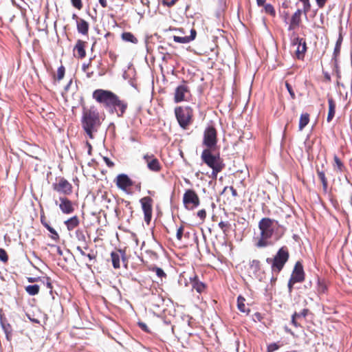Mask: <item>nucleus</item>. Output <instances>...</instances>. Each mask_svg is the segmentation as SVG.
<instances>
[{"label": "nucleus", "mask_w": 352, "mask_h": 352, "mask_svg": "<svg viewBox=\"0 0 352 352\" xmlns=\"http://www.w3.org/2000/svg\"><path fill=\"white\" fill-rule=\"evenodd\" d=\"M259 236L255 238L257 248H265L273 245L284 234L285 228L278 222L268 217L263 218L258 222Z\"/></svg>", "instance_id": "obj_1"}, {"label": "nucleus", "mask_w": 352, "mask_h": 352, "mask_svg": "<svg viewBox=\"0 0 352 352\" xmlns=\"http://www.w3.org/2000/svg\"><path fill=\"white\" fill-rule=\"evenodd\" d=\"M216 149H204L202 151L201 158V160L207 164L208 166L212 168V177L216 178L217 174L221 172L224 164L220 158L219 154H213Z\"/></svg>", "instance_id": "obj_2"}, {"label": "nucleus", "mask_w": 352, "mask_h": 352, "mask_svg": "<svg viewBox=\"0 0 352 352\" xmlns=\"http://www.w3.org/2000/svg\"><path fill=\"white\" fill-rule=\"evenodd\" d=\"M82 127L90 138H93V131L99 124L98 113L94 109L85 110L82 120Z\"/></svg>", "instance_id": "obj_3"}, {"label": "nucleus", "mask_w": 352, "mask_h": 352, "mask_svg": "<svg viewBox=\"0 0 352 352\" xmlns=\"http://www.w3.org/2000/svg\"><path fill=\"white\" fill-rule=\"evenodd\" d=\"M176 118L179 126L186 129L192 122V109L190 107H178L175 109Z\"/></svg>", "instance_id": "obj_4"}, {"label": "nucleus", "mask_w": 352, "mask_h": 352, "mask_svg": "<svg viewBox=\"0 0 352 352\" xmlns=\"http://www.w3.org/2000/svg\"><path fill=\"white\" fill-rule=\"evenodd\" d=\"M203 146L205 149H217V133L212 125H208L204 131Z\"/></svg>", "instance_id": "obj_5"}, {"label": "nucleus", "mask_w": 352, "mask_h": 352, "mask_svg": "<svg viewBox=\"0 0 352 352\" xmlns=\"http://www.w3.org/2000/svg\"><path fill=\"white\" fill-rule=\"evenodd\" d=\"M116 97V95L113 92L104 89H96L93 93V98L108 109L113 104Z\"/></svg>", "instance_id": "obj_6"}, {"label": "nucleus", "mask_w": 352, "mask_h": 352, "mask_svg": "<svg viewBox=\"0 0 352 352\" xmlns=\"http://www.w3.org/2000/svg\"><path fill=\"white\" fill-rule=\"evenodd\" d=\"M289 258V253L286 248H281L274 258L272 266V271L275 273H279L283 268L285 264Z\"/></svg>", "instance_id": "obj_7"}, {"label": "nucleus", "mask_w": 352, "mask_h": 352, "mask_svg": "<svg viewBox=\"0 0 352 352\" xmlns=\"http://www.w3.org/2000/svg\"><path fill=\"white\" fill-rule=\"evenodd\" d=\"M183 203L188 210H193L199 205V198L197 194L191 189L187 190L183 196Z\"/></svg>", "instance_id": "obj_8"}, {"label": "nucleus", "mask_w": 352, "mask_h": 352, "mask_svg": "<svg viewBox=\"0 0 352 352\" xmlns=\"http://www.w3.org/2000/svg\"><path fill=\"white\" fill-rule=\"evenodd\" d=\"M190 96L191 94L188 86L183 83L176 87L174 94V101L176 103L188 101L190 100Z\"/></svg>", "instance_id": "obj_9"}, {"label": "nucleus", "mask_w": 352, "mask_h": 352, "mask_svg": "<svg viewBox=\"0 0 352 352\" xmlns=\"http://www.w3.org/2000/svg\"><path fill=\"white\" fill-rule=\"evenodd\" d=\"M54 203L63 214H69L74 211V204L65 196H60L58 199L54 200Z\"/></svg>", "instance_id": "obj_10"}, {"label": "nucleus", "mask_w": 352, "mask_h": 352, "mask_svg": "<svg viewBox=\"0 0 352 352\" xmlns=\"http://www.w3.org/2000/svg\"><path fill=\"white\" fill-rule=\"evenodd\" d=\"M52 188L55 191L63 195L65 197L72 192V184L65 178H60L57 182L54 183Z\"/></svg>", "instance_id": "obj_11"}, {"label": "nucleus", "mask_w": 352, "mask_h": 352, "mask_svg": "<svg viewBox=\"0 0 352 352\" xmlns=\"http://www.w3.org/2000/svg\"><path fill=\"white\" fill-rule=\"evenodd\" d=\"M152 199L149 197H144L140 199L144 221L147 223H149L152 217Z\"/></svg>", "instance_id": "obj_12"}, {"label": "nucleus", "mask_w": 352, "mask_h": 352, "mask_svg": "<svg viewBox=\"0 0 352 352\" xmlns=\"http://www.w3.org/2000/svg\"><path fill=\"white\" fill-rule=\"evenodd\" d=\"M126 108L127 103L124 100H120L118 96H116L113 100V104L110 107L109 110L111 113H116L118 116L121 117L124 113Z\"/></svg>", "instance_id": "obj_13"}, {"label": "nucleus", "mask_w": 352, "mask_h": 352, "mask_svg": "<svg viewBox=\"0 0 352 352\" xmlns=\"http://www.w3.org/2000/svg\"><path fill=\"white\" fill-rule=\"evenodd\" d=\"M293 46L296 47L295 54L298 59H302L306 52V42L303 38H296L293 41Z\"/></svg>", "instance_id": "obj_14"}, {"label": "nucleus", "mask_w": 352, "mask_h": 352, "mask_svg": "<svg viewBox=\"0 0 352 352\" xmlns=\"http://www.w3.org/2000/svg\"><path fill=\"white\" fill-rule=\"evenodd\" d=\"M144 160L149 170L154 172H158L161 169V165L159 160L153 155H145L144 156Z\"/></svg>", "instance_id": "obj_15"}, {"label": "nucleus", "mask_w": 352, "mask_h": 352, "mask_svg": "<svg viewBox=\"0 0 352 352\" xmlns=\"http://www.w3.org/2000/svg\"><path fill=\"white\" fill-rule=\"evenodd\" d=\"M116 183L117 186L124 191L133 185L132 180L125 174L118 175L116 179Z\"/></svg>", "instance_id": "obj_16"}, {"label": "nucleus", "mask_w": 352, "mask_h": 352, "mask_svg": "<svg viewBox=\"0 0 352 352\" xmlns=\"http://www.w3.org/2000/svg\"><path fill=\"white\" fill-rule=\"evenodd\" d=\"M249 273L250 276L261 280L263 277V273L261 270L260 262L257 260H253L250 263Z\"/></svg>", "instance_id": "obj_17"}, {"label": "nucleus", "mask_w": 352, "mask_h": 352, "mask_svg": "<svg viewBox=\"0 0 352 352\" xmlns=\"http://www.w3.org/2000/svg\"><path fill=\"white\" fill-rule=\"evenodd\" d=\"M291 278L297 283H300L304 280L305 274L303 267L299 261H298L295 265Z\"/></svg>", "instance_id": "obj_18"}, {"label": "nucleus", "mask_w": 352, "mask_h": 352, "mask_svg": "<svg viewBox=\"0 0 352 352\" xmlns=\"http://www.w3.org/2000/svg\"><path fill=\"white\" fill-rule=\"evenodd\" d=\"M303 10L298 9L292 15L288 30L291 31L299 26L301 22V14Z\"/></svg>", "instance_id": "obj_19"}, {"label": "nucleus", "mask_w": 352, "mask_h": 352, "mask_svg": "<svg viewBox=\"0 0 352 352\" xmlns=\"http://www.w3.org/2000/svg\"><path fill=\"white\" fill-rule=\"evenodd\" d=\"M190 282L191 283L192 289H195L197 292L199 294L202 293L206 289L205 284L199 281L197 276L190 277Z\"/></svg>", "instance_id": "obj_20"}, {"label": "nucleus", "mask_w": 352, "mask_h": 352, "mask_svg": "<svg viewBox=\"0 0 352 352\" xmlns=\"http://www.w3.org/2000/svg\"><path fill=\"white\" fill-rule=\"evenodd\" d=\"M111 261L113 266L115 269H118L120 267V258H123L124 252L121 250H118L116 252H112L111 254Z\"/></svg>", "instance_id": "obj_21"}, {"label": "nucleus", "mask_w": 352, "mask_h": 352, "mask_svg": "<svg viewBox=\"0 0 352 352\" xmlns=\"http://www.w3.org/2000/svg\"><path fill=\"white\" fill-rule=\"evenodd\" d=\"M85 42L81 40H78L74 47V51L77 52L78 57L82 58L86 56L85 50Z\"/></svg>", "instance_id": "obj_22"}, {"label": "nucleus", "mask_w": 352, "mask_h": 352, "mask_svg": "<svg viewBox=\"0 0 352 352\" xmlns=\"http://www.w3.org/2000/svg\"><path fill=\"white\" fill-rule=\"evenodd\" d=\"M78 32L83 35H87L89 31V23L84 19H77L76 23Z\"/></svg>", "instance_id": "obj_23"}, {"label": "nucleus", "mask_w": 352, "mask_h": 352, "mask_svg": "<svg viewBox=\"0 0 352 352\" xmlns=\"http://www.w3.org/2000/svg\"><path fill=\"white\" fill-rule=\"evenodd\" d=\"M328 103H329V111H328V115H327V121L328 122H330L334 116H335V113H336V103L334 102V100H333V98H329L328 99Z\"/></svg>", "instance_id": "obj_24"}, {"label": "nucleus", "mask_w": 352, "mask_h": 352, "mask_svg": "<svg viewBox=\"0 0 352 352\" xmlns=\"http://www.w3.org/2000/svg\"><path fill=\"white\" fill-rule=\"evenodd\" d=\"M68 230L72 231L79 225V219L77 216H74L65 221Z\"/></svg>", "instance_id": "obj_25"}, {"label": "nucleus", "mask_w": 352, "mask_h": 352, "mask_svg": "<svg viewBox=\"0 0 352 352\" xmlns=\"http://www.w3.org/2000/svg\"><path fill=\"white\" fill-rule=\"evenodd\" d=\"M245 299L241 296H239L237 298V307L240 311L248 314L250 310L245 305Z\"/></svg>", "instance_id": "obj_26"}, {"label": "nucleus", "mask_w": 352, "mask_h": 352, "mask_svg": "<svg viewBox=\"0 0 352 352\" xmlns=\"http://www.w3.org/2000/svg\"><path fill=\"white\" fill-rule=\"evenodd\" d=\"M309 116L308 113H303L300 116L299 120V130L302 131L309 123Z\"/></svg>", "instance_id": "obj_27"}, {"label": "nucleus", "mask_w": 352, "mask_h": 352, "mask_svg": "<svg viewBox=\"0 0 352 352\" xmlns=\"http://www.w3.org/2000/svg\"><path fill=\"white\" fill-rule=\"evenodd\" d=\"M122 38L126 42H131L132 43H137L138 39L131 32H124L122 34Z\"/></svg>", "instance_id": "obj_28"}, {"label": "nucleus", "mask_w": 352, "mask_h": 352, "mask_svg": "<svg viewBox=\"0 0 352 352\" xmlns=\"http://www.w3.org/2000/svg\"><path fill=\"white\" fill-rule=\"evenodd\" d=\"M334 160V164H333V168L334 170L338 172H342L343 169L344 168V164L341 162V160L339 159V157L337 155H335L333 157Z\"/></svg>", "instance_id": "obj_29"}, {"label": "nucleus", "mask_w": 352, "mask_h": 352, "mask_svg": "<svg viewBox=\"0 0 352 352\" xmlns=\"http://www.w3.org/2000/svg\"><path fill=\"white\" fill-rule=\"evenodd\" d=\"M25 291L31 296L37 294L39 292V286L37 285H30L25 287Z\"/></svg>", "instance_id": "obj_30"}, {"label": "nucleus", "mask_w": 352, "mask_h": 352, "mask_svg": "<svg viewBox=\"0 0 352 352\" xmlns=\"http://www.w3.org/2000/svg\"><path fill=\"white\" fill-rule=\"evenodd\" d=\"M43 224L47 229V230L52 234L51 239L54 241H58L59 239V235L57 233V232L47 223H44Z\"/></svg>", "instance_id": "obj_31"}, {"label": "nucleus", "mask_w": 352, "mask_h": 352, "mask_svg": "<svg viewBox=\"0 0 352 352\" xmlns=\"http://www.w3.org/2000/svg\"><path fill=\"white\" fill-rule=\"evenodd\" d=\"M317 174H318V178L320 179V180L321 181V182L322 184L323 188L324 189H326L327 188V180L325 177L324 173L323 171L317 170Z\"/></svg>", "instance_id": "obj_32"}, {"label": "nucleus", "mask_w": 352, "mask_h": 352, "mask_svg": "<svg viewBox=\"0 0 352 352\" xmlns=\"http://www.w3.org/2000/svg\"><path fill=\"white\" fill-rule=\"evenodd\" d=\"M173 39L175 42L179 43H188L190 42L188 36H173Z\"/></svg>", "instance_id": "obj_33"}, {"label": "nucleus", "mask_w": 352, "mask_h": 352, "mask_svg": "<svg viewBox=\"0 0 352 352\" xmlns=\"http://www.w3.org/2000/svg\"><path fill=\"white\" fill-rule=\"evenodd\" d=\"M303 5V12L306 15L311 9L309 0H299Z\"/></svg>", "instance_id": "obj_34"}, {"label": "nucleus", "mask_w": 352, "mask_h": 352, "mask_svg": "<svg viewBox=\"0 0 352 352\" xmlns=\"http://www.w3.org/2000/svg\"><path fill=\"white\" fill-rule=\"evenodd\" d=\"M327 290V286L325 283L321 280H318V292L320 294H324Z\"/></svg>", "instance_id": "obj_35"}, {"label": "nucleus", "mask_w": 352, "mask_h": 352, "mask_svg": "<svg viewBox=\"0 0 352 352\" xmlns=\"http://www.w3.org/2000/svg\"><path fill=\"white\" fill-rule=\"evenodd\" d=\"M76 237L79 241L85 242L86 240V237L84 234V232L81 230H77L75 232Z\"/></svg>", "instance_id": "obj_36"}, {"label": "nucleus", "mask_w": 352, "mask_h": 352, "mask_svg": "<svg viewBox=\"0 0 352 352\" xmlns=\"http://www.w3.org/2000/svg\"><path fill=\"white\" fill-rule=\"evenodd\" d=\"M152 270L155 272L156 275L160 278H162L164 277H166V275L164 273V270L160 267H153Z\"/></svg>", "instance_id": "obj_37"}, {"label": "nucleus", "mask_w": 352, "mask_h": 352, "mask_svg": "<svg viewBox=\"0 0 352 352\" xmlns=\"http://www.w3.org/2000/svg\"><path fill=\"white\" fill-rule=\"evenodd\" d=\"M0 260L3 263H6L8 260L6 252L2 248H0Z\"/></svg>", "instance_id": "obj_38"}, {"label": "nucleus", "mask_w": 352, "mask_h": 352, "mask_svg": "<svg viewBox=\"0 0 352 352\" xmlns=\"http://www.w3.org/2000/svg\"><path fill=\"white\" fill-rule=\"evenodd\" d=\"M65 74V67L63 66H60L58 67L57 71V79L60 80L64 77Z\"/></svg>", "instance_id": "obj_39"}, {"label": "nucleus", "mask_w": 352, "mask_h": 352, "mask_svg": "<svg viewBox=\"0 0 352 352\" xmlns=\"http://www.w3.org/2000/svg\"><path fill=\"white\" fill-rule=\"evenodd\" d=\"M285 87L292 98V99H295L296 98V95H295V93L291 86V85L289 83H288L287 82H285Z\"/></svg>", "instance_id": "obj_40"}, {"label": "nucleus", "mask_w": 352, "mask_h": 352, "mask_svg": "<svg viewBox=\"0 0 352 352\" xmlns=\"http://www.w3.org/2000/svg\"><path fill=\"white\" fill-rule=\"evenodd\" d=\"M72 6L78 10H81L82 3L81 0H71Z\"/></svg>", "instance_id": "obj_41"}, {"label": "nucleus", "mask_w": 352, "mask_h": 352, "mask_svg": "<svg viewBox=\"0 0 352 352\" xmlns=\"http://www.w3.org/2000/svg\"><path fill=\"white\" fill-rule=\"evenodd\" d=\"M279 346L276 343H272L267 346V352H274L278 350Z\"/></svg>", "instance_id": "obj_42"}, {"label": "nucleus", "mask_w": 352, "mask_h": 352, "mask_svg": "<svg viewBox=\"0 0 352 352\" xmlns=\"http://www.w3.org/2000/svg\"><path fill=\"white\" fill-rule=\"evenodd\" d=\"M184 233V226H180L177 230L176 234V237L179 241L182 240V236Z\"/></svg>", "instance_id": "obj_43"}, {"label": "nucleus", "mask_w": 352, "mask_h": 352, "mask_svg": "<svg viewBox=\"0 0 352 352\" xmlns=\"http://www.w3.org/2000/svg\"><path fill=\"white\" fill-rule=\"evenodd\" d=\"M197 215L201 220L204 221L206 217V212L204 209H201L197 212Z\"/></svg>", "instance_id": "obj_44"}, {"label": "nucleus", "mask_w": 352, "mask_h": 352, "mask_svg": "<svg viewBox=\"0 0 352 352\" xmlns=\"http://www.w3.org/2000/svg\"><path fill=\"white\" fill-rule=\"evenodd\" d=\"M297 319L299 318L297 317V312H295L292 317V323L296 327H298L299 326V324L297 322Z\"/></svg>", "instance_id": "obj_45"}, {"label": "nucleus", "mask_w": 352, "mask_h": 352, "mask_svg": "<svg viewBox=\"0 0 352 352\" xmlns=\"http://www.w3.org/2000/svg\"><path fill=\"white\" fill-rule=\"evenodd\" d=\"M340 45H341V38L338 39L336 43L335 49H334V55L337 56L340 53Z\"/></svg>", "instance_id": "obj_46"}, {"label": "nucleus", "mask_w": 352, "mask_h": 352, "mask_svg": "<svg viewBox=\"0 0 352 352\" xmlns=\"http://www.w3.org/2000/svg\"><path fill=\"white\" fill-rule=\"evenodd\" d=\"M265 11L267 13H270L271 14H275L274 9L272 7V6H271L270 4L266 5L265 7Z\"/></svg>", "instance_id": "obj_47"}, {"label": "nucleus", "mask_w": 352, "mask_h": 352, "mask_svg": "<svg viewBox=\"0 0 352 352\" xmlns=\"http://www.w3.org/2000/svg\"><path fill=\"white\" fill-rule=\"evenodd\" d=\"M307 313H308V309H304L300 312L297 313V317L298 318H305L306 316L307 315Z\"/></svg>", "instance_id": "obj_48"}, {"label": "nucleus", "mask_w": 352, "mask_h": 352, "mask_svg": "<svg viewBox=\"0 0 352 352\" xmlns=\"http://www.w3.org/2000/svg\"><path fill=\"white\" fill-rule=\"evenodd\" d=\"M228 223L225 221H220L219 223V227L225 232L226 228H228Z\"/></svg>", "instance_id": "obj_49"}, {"label": "nucleus", "mask_w": 352, "mask_h": 352, "mask_svg": "<svg viewBox=\"0 0 352 352\" xmlns=\"http://www.w3.org/2000/svg\"><path fill=\"white\" fill-rule=\"evenodd\" d=\"M196 34H197V33H196L195 30L192 29L190 30V35L188 36L190 41H193L195 38Z\"/></svg>", "instance_id": "obj_50"}, {"label": "nucleus", "mask_w": 352, "mask_h": 352, "mask_svg": "<svg viewBox=\"0 0 352 352\" xmlns=\"http://www.w3.org/2000/svg\"><path fill=\"white\" fill-rule=\"evenodd\" d=\"M327 0H316L318 6L320 8H323Z\"/></svg>", "instance_id": "obj_51"}, {"label": "nucleus", "mask_w": 352, "mask_h": 352, "mask_svg": "<svg viewBox=\"0 0 352 352\" xmlns=\"http://www.w3.org/2000/svg\"><path fill=\"white\" fill-rule=\"evenodd\" d=\"M103 160L109 167L113 166L114 164L108 157H104Z\"/></svg>", "instance_id": "obj_52"}, {"label": "nucleus", "mask_w": 352, "mask_h": 352, "mask_svg": "<svg viewBox=\"0 0 352 352\" xmlns=\"http://www.w3.org/2000/svg\"><path fill=\"white\" fill-rule=\"evenodd\" d=\"M296 282L293 280L291 278L288 282V288H289V292H292V288H293V285L296 283Z\"/></svg>", "instance_id": "obj_53"}, {"label": "nucleus", "mask_w": 352, "mask_h": 352, "mask_svg": "<svg viewBox=\"0 0 352 352\" xmlns=\"http://www.w3.org/2000/svg\"><path fill=\"white\" fill-rule=\"evenodd\" d=\"M138 324H139L140 327L142 330H144V331H146V332L148 331V327H147V326H146V324L145 323H144V322H139Z\"/></svg>", "instance_id": "obj_54"}, {"label": "nucleus", "mask_w": 352, "mask_h": 352, "mask_svg": "<svg viewBox=\"0 0 352 352\" xmlns=\"http://www.w3.org/2000/svg\"><path fill=\"white\" fill-rule=\"evenodd\" d=\"M98 1L102 8H106L107 6V0H98Z\"/></svg>", "instance_id": "obj_55"}, {"label": "nucleus", "mask_w": 352, "mask_h": 352, "mask_svg": "<svg viewBox=\"0 0 352 352\" xmlns=\"http://www.w3.org/2000/svg\"><path fill=\"white\" fill-rule=\"evenodd\" d=\"M178 0H171L169 2H167V3H165L167 6L168 7H172L173 6L175 5V3Z\"/></svg>", "instance_id": "obj_56"}, {"label": "nucleus", "mask_w": 352, "mask_h": 352, "mask_svg": "<svg viewBox=\"0 0 352 352\" xmlns=\"http://www.w3.org/2000/svg\"><path fill=\"white\" fill-rule=\"evenodd\" d=\"M76 250H77V251H78V252H79L82 256H85V255H86V253L82 250V249L80 247L78 246V247L76 248Z\"/></svg>", "instance_id": "obj_57"}, {"label": "nucleus", "mask_w": 352, "mask_h": 352, "mask_svg": "<svg viewBox=\"0 0 352 352\" xmlns=\"http://www.w3.org/2000/svg\"><path fill=\"white\" fill-rule=\"evenodd\" d=\"M86 146H87L88 153L90 155L91 154V145L88 142H86Z\"/></svg>", "instance_id": "obj_58"}, {"label": "nucleus", "mask_w": 352, "mask_h": 352, "mask_svg": "<svg viewBox=\"0 0 352 352\" xmlns=\"http://www.w3.org/2000/svg\"><path fill=\"white\" fill-rule=\"evenodd\" d=\"M257 4L259 6H261L264 4L265 0H256Z\"/></svg>", "instance_id": "obj_59"}, {"label": "nucleus", "mask_w": 352, "mask_h": 352, "mask_svg": "<svg viewBox=\"0 0 352 352\" xmlns=\"http://www.w3.org/2000/svg\"><path fill=\"white\" fill-rule=\"evenodd\" d=\"M230 190L232 191V195L236 196V195H237L236 190L233 187H230Z\"/></svg>", "instance_id": "obj_60"}, {"label": "nucleus", "mask_w": 352, "mask_h": 352, "mask_svg": "<svg viewBox=\"0 0 352 352\" xmlns=\"http://www.w3.org/2000/svg\"><path fill=\"white\" fill-rule=\"evenodd\" d=\"M56 250H57V253L59 254V255H63V251L62 250L60 249V247H56Z\"/></svg>", "instance_id": "obj_61"}, {"label": "nucleus", "mask_w": 352, "mask_h": 352, "mask_svg": "<svg viewBox=\"0 0 352 352\" xmlns=\"http://www.w3.org/2000/svg\"><path fill=\"white\" fill-rule=\"evenodd\" d=\"M85 256H87L89 260H92L95 258V256L91 254H86Z\"/></svg>", "instance_id": "obj_62"}, {"label": "nucleus", "mask_w": 352, "mask_h": 352, "mask_svg": "<svg viewBox=\"0 0 352 352\" xmlns=\"http://www.w3.org/2000/svg\"><path fill=\"white\" fill-rule=\"evenodd\" d=\"M266 262L269 264H271L272 265V263H273V258H267L266 259Z\"/></svg>", "instance_id": "obj_63"}, {"label": "nucleus", "mask_w": 352, "mask_h": 352, "mask_svg": "<svg viewBox=\"0 0 352 352\" xmlns=\"http://www.w3.org/2000/svg\"><path fill=\"white\" fill-rule=\"evenodd\" d=\"M29 283H34L36 280L35 278H28Z\"/></svg>", "instance_id": "obj_64"}]
</instances>
